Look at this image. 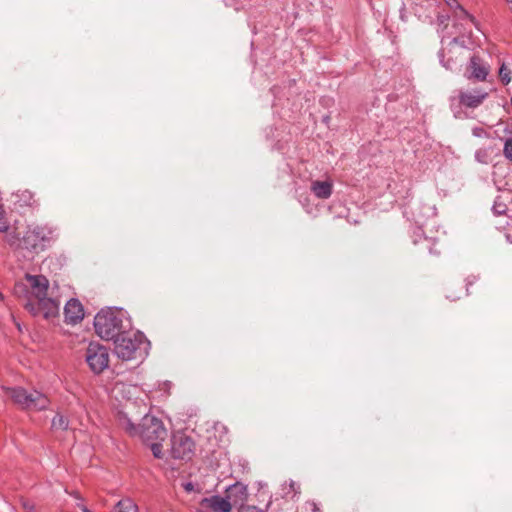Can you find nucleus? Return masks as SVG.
Returning a JSON list of instances; mask_svg holds the SVG:
<instances>
[{"instance_id": "obj_33", "label": "nucleus", "mask_w": 512, "mask_h": 512, "mask_svg": "<svg viewBox=\"0 0 512 512\" xmlns=\"http://www.w3.org/2000/svg\"><path fill=\"white\" fill-rule=\"evenodd\" d=\"M72 495L74 496L75 499H77L79 501L78 503L83 502V499L78 492H74Z\"/></svg>"}, {"instance_id": "obj_27", "label": "nucleus", "mask_w": 512, "mask_h": 512, "mask_svg": "<svg viewBox=\"0 0 512 512\" xmlns=\"http://www.w3.org/2000/svg\"><path fill=\"white\" fill-rule=\"evenodd\" d=\"M238 512H264L255 506H242Z\"/></svg>"}, {"instance_id": "obj_3", "label": "nucleus", "mask_w": 512, "mask_h": 512, "mask_svg": "<svg viewBox=\"0 0 512 512\" xmlns=\"http://www.w3.org/2000/svg\"><path fill=\"white\" fill-rule=\"evenodd\" d=\"M148 347L149 342L141 332L126 330L114 340V353L124 361L144 357Z\"/></svg>"}, {"instance_id": "obj_10", "label": "nucleus", "mask_w": 512, "mask_h": 512, "mask_svg": "<svg viewBox=\"0 0 512 512\" xmlns=\"http://www.w3.org/2000/svg\"><path fill=\"white\" fill-rule=\"evenodd\" d=\"M488 93L481 89H473L467 91H460L459 102L461 105L468 108H477L487 98Z\"/></svg>"}, {"instance_id": "obj_5", "label": "nucleus", "mask_w": 512, "mask_h": 512, "mask_svg": "<svg viewBox=\"0 0 512 512\" xmlns=\"http://www.w3.org/2000/svg\"><path fill=\"white\" fill-rule=\"evenodd\" d=\"M6 393L13 402L26 410H43L49 405V399L39 391L28 392L24 388H5Z\"/></svg>"}, {"instance_id": "obj_12", "label": "nucleus", "mask_w": 512, "mask_h": 512, "mask_svg": "<svg viewBox=\"0 0 512 512\" xmlns=\"http://www.w3.org/2000/svg\"><path fill=\"white\" fill-rule=\"evenodd\" d=\"M133 406L132 404H129V406L126 407V411H120L117 414V421L120 427H122L129 435L136 436L138 435L140 431V425L137 426L134 423V420L129 414H130V407Z\"/></svg>"}, {"instance_id": "obj_36", "label": "nucleus", "mask_w": 512, "mask_h": 512, "mask_svg": "<svg viewBox=\"0 0 512 512\" xmlns=\"http://www.w3.org/2000/svg\"><path fill=\"white\" fill-rule=\"evenodd\" d=\"M457 42H458V41H457V39H456V38H454V39L451 41V43H450V44L453 46V48H456Z\"/></svg>"}, {"instance_id": "obj_17", "label": "nucleus", "mask_w": 512, "mask_h": 512, "mask_svg": "<svg viewBox=\"0 0 512 512\" xmlns=\"http://www.w3.org/2000/svg\"><path fill=\"white\" fill-rule=\"evenodd\" d=\"M16 197L21 206H33L36 203L34 194L29 190L18 191Z\"/></svg>"}, {"instance_id": "obj_31", "label": "nucleus", "mask_w": 512, "mask_h": 512, "mask_svg": "<svg viewBox=\"0 0 512 512\" xmlns=\"http://www.w3.org/2000/svg\"><path fill=\"white\" fill-rule=\"evenodd\" d=\"M307 505L313 512H317L319 510L317 504L315 502H308Z\"/></svg>"}, {"instance_id": "obj_2", "label": "nucleus", "mask_w": 512, "mask_h": 512, "mask_svg": "<svg viewBox=\"0 0 512 512\" xmlns=\"http://www.w3.org/2000/svg\"><path fill=\"white\" fill-rule=\"evenodd\" d=\"M97 335L104 340H115L131 328L127 312L119 308H106L99 311L94 318Z\"/></svg>"}, {"instance_id": "obj_34", "label": "nucleus", "mask_w": 512, "mask_h": 512, "mask_svg": "<svg viewBox=\"0 0 512 512\" xmlns=\"http://www.w3.org/2000/svg\"><path fill=\"white\" fill-rule=\"evenodd\" d=\"M473 134H474L475 136H481V134H482V129H481V128H474V129H473Z\"/></svg>"}, {"instance_id": "obj_38", "label": "nucleus", "mask_w": 512, "mask_h": 512, "mask_svg": "<svg viewBox=\"0 0 512 512\" xmlns=\"http://www.w3.org/2000/svg\"><path fill=\"white\" fill-rule=\"evenodd\" d=\"M508 4L512 3V0H505Z\"/></svg>"}, {"instance_id": "obj_8", "label": "nucleus", "mask_w": 512, "mask_h": 512, "mask_svg": "<svg viewBox=\"0 0 512 512\" xmlns=\"http://www.w3.org/2000/svg\"><path fill=\"white\" fill-rule=\"evenodd\" d=\"M109 358V352L105 346L97 342L89 343L86 349L85 359L92 372L100 374L107 369L109 366Z\"/></svg>"}, {"instance_id": "obj_32", "label": "nucleus", "mask_w": 512, "mask_h": 512, "mask_svg": "<svg viewBox=\"0 0 512 512\" xmlns=\"http://www.w3.org/2000/svg\"><path fill=\"white\" fill-rule=\"evenodd\" d=\"M77 506L83 511V512H92L90 511L82 502L77 503Z\"/></svg>"}, {"instance_id": "obj_6", "label": "nucleus", "mask_w": 512, "mask_h": 512, "mask_svg": "<svg viewBox=\"0 0 512 512\" xmlns=\"http://www.w3.org/2000/svg\"><path fill=\"white\" fill-rule=\"evenodd\" d=\"M227 493L228 494L226 498L221 496H212L209 498H204L201 501V504L203 506L211 508L215 512H230L232 506H235L238 503L236 500H233V502L231 501L234 495L239 494L241 502H243L247 496L246 488L242 485H233L228 489Z\"/></svg>"}, {"instance_id": "obj_25", "label": "nucleus", "mask_w": 512, "mask_h": 512, "mask_svg": "<svg viewBox=\"0 0 512 512\" xmlns=\"http://www.w3.org/2000/svg\"><path fill=\"white\" fill-rule=\"evenodd\" d=\"M503 153L507 159L512 161V137L505 141Z\"/></svg>"}, {"instance_id": "obj_23", "label": "nucleus", "mask_w": 512, "mask_h": 512, "mask_svg": "<svg viewBox=\"0 0 512 512\" xmlns=\"http://www.w3.org/2000/svg\"><path fill=\"white\" fill-rule=\"evenodd\" d=\"M453 13H454V16L459 18V19H464V18H467L469 19L470 21H474V17L471 16L464 8L463 6L460 4L456 9L452 10Z\"/></svg>"}, {"instance_id": "obj_18", "label": "nucleus", "mask_w": 512, "mask_h": 512, "mask_svg": "<svg viewBox=\"0 0 512 512\" xmlns=\"http://www.w3.org/2000/svg\"><path fill=\"white\" fill-rule=\"evenodd\" d=\"M439 57H440V62L442 64V66L444 68H446L447 70H453L455 68L456 64L459 62L458 55H456L455 57L454 56H449L447 58V60H445V52H444V50L439 54Z\"/></svg>"}, {"instance_id": "obj_29", "label": "nucleus", "mask_w": 512, "mask_h": 512, "mask_svg": "<svg viewBox=\"0 0 512 512\" xmlns=\"http://www.w3.org/2000/svg\"><path fill=\"white\" fill-rule=\"evenodd\" d=\"M22 506L26 512H34L35 510L34 504L28 500L23 501Z\"/></svg>"}, {"instance_id": "obj_24", "label": "nucleus", "mask_w": 512, "mask_h": 512, "mask_svg": "<svg viewBox=\"0 0 512 512\" xmlns=\"http://www.w3.org/2000/svg\"><path fill=\"white\" fill-rule=\"evenodd\" d=\"M161 442L162 441H156V442H151V443H148V445H150L151 447V450H152V453L153 455L156 457V458H162V445H161Z\"/></svg>"}, {"instance_id": "obj_9", "label": "nucleus", "mask_w": 512, "mask_h": 512, "mask_svg": "<svg viewBox=\"0 0 512 512\" xmlns=\"http://www.w3.org/2000/svg\"><path fill=\"white\" fill-rule=\"evenodd\" d=\"M195 444L184 433L177 432L171 438V455L175 459L190 460L194 454Z\"/></svg>"}, {"instance_id": "obj_26", "label": "nucleus", "mask_w": 512, "mask_h": 512, "mask_svg": "<svg viewBox=\"0 0 512 512\" xmlns=\"http://www.w3.org/2000/svg\"><path fill=\"white\" fill-rule=\"evenodd\" d=\"M8 228V222L6 221L3 213L0 211V232H6Z\"/></svg>"}, {"instance_id": "obj_37", "label": "nucleus", "mask_w": 512, "mask_h": 512, "mask_svg": "<svg viewBox=\"0 0 512 512\" xmlns=\"http://www.w3.org/2000/svg\"><path fill=\"white\" fill-rule=\"evenodd\" d=\"M3 298H4V297H3V294L0 292V301H2V300H3Z\"/></svg>"}, {"instance_id": "obj_16", "label": "nucleus", "mask_w": 512, "mask_h": 512, "mask_svg": "<svg viewBox=\"0 0 512 512\" xmlns=\"http://www.w3.org/2000/svg\"><path fill=\"white\" fill-rule=\"evenodd\" d=\"M114 512H138V506L132 499L125 498L116 504Z\"/></svg>"}, {"instance_id": "obj_1", "label": "nucleus", "mask_w": 512, "mask_h": 512, "mask_svg": "<svg viewBox=\"0 0 512 512\" xmlns=\"http://www.w3.org/2000/svg\"><path fill=\"white\" fill-rule=\"evenodd\" d=\"M13 292L31 315L46 320L59 316L61 301L55 288L49 287L45 276L26 274L22 281L15 284Z\"/></svg>"}, {"instance_id": "obj_7", "label": "nucleus", "mask_w": 512, "mask_h": 512, "mask_svg": "<svg viewBox=\"0 0 512 512\" xmlns=\"http://www.w3.org/2000/svg\"><path fill=\"white\" fill-rule=\"evenodd\" d=\"M138 435L148 444L156 441H164L167 437V431L159 419L146 414L142 418Z\"/></svg>"}, {"instance_id": "obj_21", "label": "nucleus", "mask_w": 512, "mask_h": 512, "mask_svg": "<svg viewBox=\"0 0 512 512\" xmlns=\"http://www.w3.org/2000/svg\"><path fill=\"white\" fill-rule=\"evenodd\" d=\"M299 489V485L292 480L283 485V492L285 496H289L290 494L296 495L299 493Z\"/></svg>"}, {"instance_id": "obj_22", "label": "nucleus", "mask_w": 512, "mask_h": 512, "mask_svg": "<svg viewBox=\"0 0 512 512\" xmlns=\"http://www.w3.org/2000/svg\"><path fill=\"white\" fill-rule=\"evenodd\" d=\"M510 74V70L505 66V64H502L499 69V77L504 85H507L511 82Z\"/></svg>"}, {"instance_id": "obj_13", "label": "nucleus", "mask_w": 512, "mask_h": 512, "mask_svg": "<svg viewBox=\"0 0 512 512\" xmlns=\"http://www.w3.org/2000/svg\"><path fill=\"white\" fill-rule=\"evenodd\" d=\"M468 70L470 71V75L468 76V78H474L478 81H484L489 72L488 68L481 62L480 58L477 56L471 57Z\"/></svg>"}, {"instance_id": "obj_19", "label": "nucleus", "mask_w": 512, "mask_h": 512, "mask_svg": "<svg viewBox=\"0 0 512 512\" xmlns=\"http://www.w3.org/2000/svg\"><path fill=\"white\" fill-rule=\"evenodd\" d=\"M475 159L481 164H489L491 162V151L489 148H479L475 152Z\"/></svg>"}, {"instance_id": "obj_35", "label": "nucleus", "mask_w": 512, "mask_h": 512, "mask_svg": "<svg viewBox=\"0 0 512 512\" xmlns=\"http://www.w3.org/2000/svg\"><path fill=\"white\" fill-rule=\"evenodd\" d=\"M438 20L440 21V23H444L447 20V17L441 15V16H438Z\"/></svg>"}, {"instance_id": "obj_4", "label": "nucleus", "mask_w": 512, "mask_h": 512, "mask_svg": "<svg viewBox=\"0 0 512 512\" xmlns=\"http://www.w3.org/2000/svg\"><path fill=\"white\" fill-rule=\"evenodd\" d=\"M56 229L48 224H31L23 236V249L39 253L56 239Z\"/></svg>"}, {"instance_id": "obj_28", "label": "nucleus", "mask_w": 512, "mask_h": 512, "mask_svg": "<svg viewBox=\"0 0 512 512\" xmlns=\"http://www.w3.org/2000/svg\"><path fill=\"white\" fill-rule=\"evenodd\" d=\"M182 487L188 493L196 491V487L192 482H185L182 484Z\"/></svg>"}, {"instance_id": "obj_30", "label": "nucleus", "mask_w": 512, "mask_h": 512, "mask_svg": "<svg viewBox=\"0 0 512 512\" xmlns=\"http://www.w3.org/2000/svg\"><path fill=\"white\" fill-rule=\"evenodd\" d=\"M444 2L451 10L456 9L460 5L457 0H444Z\"/></svg>"}, {"instance_id": "obj_11", "label": "nucleus", "mask_w": 512, "mask_h": 512, "mask_svg": "<svg viewBox=\"0 0 512 512\" xmlns=\"http://www.w3.org/2000/svg\"><path fill=\"white\" fill-rule=\"evenodd\" d=\"M65 321L69 324H76L84 317L82 304L77 299H70L64 306Z\"/></svg>"}, {"instance_id": "obj_14", "label": "nucleus", "mask_w": 512, "mask_h": 512, "mask_svg": "<svg viewBox=\"0 0 512 512\" xmlns=\"http://www.w3.org/2000/svg\"><path fill=\"white\" fill-rule=\"evenodd\" d=\"M310 189L317 198L328 199L332 194L333 183L330 180H316L311 183Z\"/></svg>"}, {"instance_id": "obj_15", "label": "nucleus", "mask_w": 512, "mask_h": 512, "mask_svg": "<svg viewBox=\"0 0 512 512\" xmlns=\"http://www.w3.org/2000/svg\"><path fill=\"white\" fill-rule=\"evenodd\" d=\"M6 243L14 250L23 249V237L20 238L16 231H6L5 235Z\"/></svg>"}, {"instance_id": "obj_20", "label": "nucleus", "mask_w": 512, "mask_h": 512, "mask_svg": "<svg viewBox=\"0 0 512 512\" xmlns=\"http://www.w3.org/2000/svg\"><path fill=\"white\" fill-rule=\"evenodd\" d=\"M52 428L55 430H65L68 428V420L61 414H57L52 419Z\"/></svg>"}]
</instances>
